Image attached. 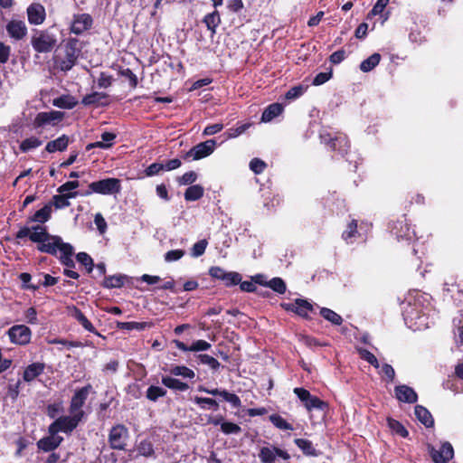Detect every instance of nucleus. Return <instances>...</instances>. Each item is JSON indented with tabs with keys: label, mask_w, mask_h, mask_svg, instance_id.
<instances>
[{
	"label": "nucleus",
	"mask_w": 463,
	"mask_h": 463,
	"mask_svg": "<svg viewBox=\"0 0 463 463\" xmlns=\"http://www.w3.org/2000/svg\"><path fill=\"white\" fill-rule=\"evenodd\" d=\"M27 237L31 241L37 243L36 249L40 252L57 257V253L60 251L61 255L58 259L61 264L67 268L63 269V274L73 279L80 278L79 273L71 269L75 268L76 264L72 259L74 248L71 243L64 242L59 235L49 233L46 226L39 224L32 228L24 226L15 233L16 240Z\"/></svg>",
	"instance_id": "nucleus-1"
},
{
	"label": "nucleus",
	"mask_w": 463,
	"mask_h": 463,
	"mask_svg": "<svg viewBox=\"0 0 463 463\" xmlns=\"http://www.w3.org/2000/svg\"><path fill=\"white\" fill-rule=\"evenodd\" d=\"M81 50L82 44L77 38L63 40L53 55L54 66L61 71H69L76 64Z\"/></svg>",
	"instance_id": "nucleus-2"
},
{
	"label": "nucleus",
	"mask_w": 463,
	"mask_h": 463,
	"mask_svg": "<svg viewBox=\"0 0 463 463\" xmlns=\"http://www.w3.org/2000/svg\"><path fill=\"white\" fill-rule=\"evenodd\" d=\"M319 138L328 150L337 152L340 156H344L347 154L350 148V142L346 135L337 132L332 134L326 129H322L319 134Z\"/></svg>",
	"instance_id": "nucleus-3"
},
{
	"label": "nucleus",
	"mask_w": 463,
	"mask_h": 463,
	"mask_svg": "<svg viewBox=\"0 0 463 463\" xmlns=\"http://www.w3.org/2000/svg\"><path fill=\"white\" fill-rule=\"evenodd\" d=\"M30 43L36 52L48 53L57 46L58 38L51 31H33Z\"/></svg>",
	"instance_id": "nucleus-4"
},
{
	"label": "nucleus",
	"mask_w": 463,
	"mask_h": 463,
	"mask_svg": "<svg viewBox=\"0 0 463 463\" xmlns=\"http://www.w3.org/2000/svg\"><path fill=\"white\" fill-rule=\"evenodd\" d=\"M88 187L89 189L80 195L89 196L93 193L103 195L116 194L121 191V181L118 178L109 177L92 182Z\"/></svg>",
	"instance_id": "nucleus-5"
},
{
	"label": "nucleus",
	"mask_w": 463,
	"mask_h": 463,
	"mask_svg": "<svg viewBox=\"0 0 463 463\" xmlns=\"http://www.w3.org/2000/svg\"><path fill=\"white\" fill-rule=\"evenodd\" d=\"M83 419L81 413L60 416L49 425L48 431H54L56 434L59 432L71 434Z\"/></svg>",
	"instance_id": "nucleus-6"
},
{
	"label": "nucleus",
	"mask_w": 463,
	"mask_h": 463,
	"mask_svg": "<svg viewBox=\"0 0 463 463\" xmlns=\"http://www.w3.org/2000/svg\"><path fill=\"white\" fill-rule=\"evenodd\" d=\"M128 439L129 430L124 424H116L109 430L108 441L114 450H126Z\"/></svg>",
	"instance_id": "nucleus-7"
},
{
	"label": "nucleus",
	"mask_w": 463,
	"mask_h": 463,
	"mask_svg": "<svg viewBox=\"0 0 463 463\" xmlns=\"http://www.w3.org/2000/svg\"><path fill=\"white\" fill-rule=\"evenodd\" d=\"M293 392L301 401L307 411H312L313 410L324 411L328 408L327 402L317 396L312 395L308 390L303 387L294 388Z\"/></svg>",
	"instance_id": "nucleus-8"
},
{
	"label": "nucleus",
	"mask_w": 463,
	"mask_h": 463,
	"mask_svg": "<svg viewBox=\"0 0 463 463\" xmlns=\"http://www.w3.org/2000/svg\"><path fill=\"white\" fill-rule=\"evenodd\" d=\"M208 274L213 279L222 281L227 288L238 285L242 279L239 272L226 271L223 268L219 266L210 267Z\"/></svg>",
	"instance_id": "nucleus-9"
},
{
	"label": "nucleus",
	"mask_w": 463,
	"mask_h": 463,
	"mask_svg": "<svg viewBox=\"0 0 463 463\" xmlns=\"http://www.w3.org/2000/svg\"><path fill=\"white\" fill-rule=\"evenodd\" d=\"M92 390L91 384L78 388L75 390L69 405L70 414H80L81 413L82 418H85V411L82 410L90 392Z\"/></svg>",
	"instance_id": "nucleus-10"
},
{
	"label": "nucleus",
	"mask_w": 463,
	"mask_h": 463,
	"mask_svg": "<svg viewBox=\"0 0 463 463\" xmlns=\"http://www.w3.org/2000/svg\"><path fill=\"white\" fill-rule=\"evenodd\" d=\"M280 307L284 310L295 313L304 319H310L309 313L314 312L313 305L307 299L303 298H296L294 302H282Z\"/></svg>",
	"instance_id": "nucleus-11"
},
{
	"label": "nucleus",
	"mask_w": 463,
	"mask_h": 463,
	"mask_svg": "<svg viewBox=\"0 0 463 463\" xmlns=\"http://www.w3.org/2000/svg\"><path fill=\"white\" fill-rule=\"evenodd\" d=\"M9 340L16 345H26L31 342L32 330L25 325H14L6 332Z\"/></svg>",
	"instance_id": "nucleus-12"
},
{
	"label": "nucleus",
	"mask_w": 463,
	"mask_h": 463,
	"mask_svg": "<svg viewBox=\"0 0 463 463\" xmlns=\"http://www.w3.org/2000/svg\"><path fill=\"white\" fill-rule=\"evenodd\" d=\"M216 142L214 139H208L193 146L184 156V160L192 158L193 160H200L210 156L215 148Z\"/></svg>",
	"instance_id": "nucleus-13"
},
{
	"label": "nucleus",
	"mask_w": 463,
	"mask_h": 463,
	"mask_svg": "<svg viewBox=\"0 0 463 463\" xmlns=\"http://www.w3.org/2000/svg\"><path fill=\"white\" fill-rule=\"evenodd\" d=\"M429 454L434 463H449L454 458V449L449 441L441 444L439 449L429 445Z\"/></svg>",
	"instance_id": "nucleus-14"
},
{
	"label": "nucleus",
	"mask_w": 463,
	"mask_h": 463,
	"mask_svg": "<svg viewBox=\"0 0 463 463\" xmlns=\"http://www.w3.org/2000/svg\"><path fill=\"white\" fill-rule=\"evenodd\" d=\"M197 390L201 392H205V393L211 394L213 396H221V397H222V399L225 402H230L232 404V406L235 409H238L241 406V402L240 397L235 393L229 392L225 389H223V390L218 389V388L209 389L203 385H199L197 387Z\"/></svg>",
	"instance_id": "nucleus-15"
},
{
	"label": "nucleus",
	"mask_w": 463,
	"mask_h": 463,
	"mask_svg": "<svg viewBox=\"0 0 463 463\" xmlns=\"http://www.w3.org/2000/svg\"><path fill=\"white\" fill-rule=\"evenodd\" d=\"M109 95L106 92L93 91L85 95L80 103L85 107H108L110 104Z\"/></svg>",
	"instance_id": "nucleus-16"
},
{
	"label": "nucleus",
	"mask_w": 463,
	"mask_h": 463,
	"mask_svg": "<svg viewBox=\"0 0 463 463\" xmlns=\"http://www.w3.org/2000/svg\"><path fill=\"white\" fill-rule=\"evenodd\" d=\"M63 117L64 113L58 110H52L49 112H39L33 120V127L35 128H38L47 124L55 125L56 123L61 121Z\"/></svg>",
	"instance_id": "nucleus-17"
},
{
	"label": "nucleus",
	"mask_w": 463,
	"mask_h": 463,
	"mask_svg": "<svg viewBox=\"0 0 463 463\" xmlns=\"http://www.w3.org/2000/svg\"><path fill=\"white\" fill-rule=\"evenodd\" d=\"M49 436L43 437L37 442V447L40 450L50 452L56 449L63 441V438L58 436L54 431H48Z\"/></svg>",
	"instance_id": "nucleus-18"
},
{
	"label": "nucleus",
	"mask_w": 463,
	"mask_h": 463,
	"mask_svg": "<svg viewBox=\"0 0 463 463\" xmlns=\"http://www.w3.org/2000/svg\"><path fill=\"white\" fill-rule=\"evenodd\" d=\"M397 400L407 403H415L418 401V394L410 386L402 384L394 388Z\"/></svg>",
	"instance_id": "nucleus-19"
},
{
	"label": "nucleus",
	"mask_w": 463,
	"mask_h": 463,
	"mask_svg": "<svg viewBox=\"0 0 463 463\" xmlns=\"http://www.w3.org/2000/svg\"><path fill=\"white\" fill-rule=\"evenodd\" d=\"M70 315L78 321L81 326L90 333H92L98 336H101V335L97 331L92 323L87 318V317L82 313V311L73 306L70 310Z\"/></svg>",
	"instance_id": "nucleus-20"
},
{
	"label": "nucleus",
	"mask_w": 463,
	"mask_h": 463,
	"mask_svg": "<svg viewBox=\"0 0 463 463\" xmlns=\"http://www.w3.org/2000/svg\"><path fill=\"white\" fill-rule=\"evenodd\" d=\"M45 369V364L44 363H33L29 365H27L23 373V380L26 383H31L34 379H36L38 376L43 373Z\"/></svg>",
	"instance_id": "nucleus-21"
},
{
	"label": "nucleus",
	"mask_w": 463,
	"mask_h": 463,
	"mask_svg": "<svg viewBox=\"0 0 463 463\" xmlns=\"http://www.w3.org/2000/svg\"><path fill=\"white\" fill-rule=\"evenodd\" d=\"M28 20L32 24H41L45 19V9L40 4H33L27 8Z\"/></svg>",
	"instance_id": "nucleus-22"
},
{
	"label": "nucleus",
	"mask_w": 463,
	"mask_h": 463,
	"mask_svg": "<svg viewBox=\"0 0 463 463\" xmlns=\"http://www.w3.org/2000/svg\"><path fill=\"white\" fill-rule=\"evenodd\" d=\"M175 345L181 351L186 352H199V351H206L211 348V344L205 340H196L190 346L186 345L184 342L180 340L173 341Z\"/></svg>",
	"instance_id": "nucleus-23"
},
{
	"label": "nucleus",
	"mask_w": 463,
	"mask_h": 463,
	"mask_svg": "<svg viewBox=\"0 0 463 463\" xmlns=\"http://www.w3.org/2000/svg\"><path fill=\"white\" fill-rule=\"evenodd\" d=\"M154 326V323L151 321H146V322H136V321H130V322H120L118 321L116 323V328L118 330H127V331H144L146 329L151 328Z\"/></svg>",
	"instance_id": "nucleus-24"
},
{
	"label": "nucleus",
	"mask_w": 463,
	"mask_h": 463,
	"mask_svg": "<svg viewBox=\"0 0 463 463\" xmlns=\"http://www.w3.org/2000/svg\"><path fill=\"white\" fill-rule=\"evenodd\" d=\"M70 138L67 135L63 134L58 138L49 141L45 146V150L48 153H55L57 151H65L69 146Z\"/></svg>",
	"instance_id": "nucleus-25"
},
{
	"label": "nucleus",
	"mask_w": 463,
	"mask_h": 463,
	"mask_svg": "<svg viewBox=\"0 0 463 463\" xmlns=\"http://www.w3.org/2000/svg\"><path fill=\"white\" fill-rule=\"evenodd\" d=\"M52 216V203L45 204L43 208L36 211L33 215L30 216L27 220V223L39 222L45 223L51 219Z\"/></svg>",
	"instance_id": "nucleus-26"
},
{
	"label": "nucleus",
	"mask_w": 463,
	"mask_h": 463,
	"mask_svg": "<svg viewBox=\"0 0 463 463\" xmlns=\"http://www.w3.org/2000/svg\"><path fill=\"white\" fill-rule=\"evenodd\" d=\"M80 195L79 192H70L66 194H60L52 196V206L54 205L56 209H62L70 206L69 199L76 198Z\"/></svg>",
	"instance_id": "nucleus-27"
},
{
	"label": "nucleus",
	"mask_w": 463,
	"mask_h": 463,
	"mask_svg": "<svg viewBox=\"0 0 463 463\" xmlns=\"http://www.w3.org/2000/svg\"><path fill=\"white\" fill-rule=\"evenodd\" d=\"M161 382L164 386L175 392H185L189 389L187 383L171 376H163Z\"/></svg>",
	"instance_id": "nucleus-28"
},
{
	"label": "nucleus",
	"mask_w": 463,
	"mask_h": 463,
	"mask_svg": "<svg viewBox=\"0 0 463 463\" xmlns=\"http://www.w3.org/2000/svg\"><path fill=\"white\" fill-rule=\"evenodd\" d=\"M417 419L427 428L434 426V420L431 413L422 405H416L414 409Z\"/></svg>",
	"instance_id": "nucleus-29"
},
{
	"label": "nucleus",
	"mask_w": 463,
	"mask_h": 463,
	"mask_svg": "<svg viewBox=\"0 0 463 463\" xmlns=\"http://www.w3.org/2000/svg\"><path fill=\"white\" fill-rule=\"evenodd\" d=\"M78 104V100L75 97L70 94H64L58 98H55L52 100V105L63 109H71Z\"/></svg>",
	"instance_id": "nucleus-30"
},
{
	"label": "nucleus",
	"mask_w": 463,
	"mask_h": 463,
	"mask_svg": "<svg viewBox=\"0 0 463 463\" xmlns=\"http://www.w3.org/2000/svg\"><path fill=\"white\" fill-rule=\"evenodd\" d=\"M283 106L279 103H272L269 105L261 115L263 122H269L283 112Z\"/></svg>",
	"instance_id": "nucleus-31"
},
{
	"label": "nucleus",
	"mask_w": 463,
	"mask_h": 463,
	"mask_svg": "<svg viewBox=\"0 0 463 463\" xmlns=\"http://www.w3.org/2000/svg\"><path fill=\"white\" fill-rule=\"evenodd\" d=\"M92 24V17L89 14H79L74 15L71 29H90Z\"/></svg>",
	"instance_id": "nucleus-32"
},
{
	"label": "nucleus",
	"mask_w": 463,
	"mask_h": 463,
	"mask_svg": "<svg viewBox=\"0 0 463 463\" xmlns=\"http://www.w3.org/2000/svg\"><path fill=\"white\" fill-rule=\"evenodd\" d=\"M128 277L126 275H112L105 277L102 286L106 288H120L124 286Z\"/></svg>",
	"instance_id": "nucleus-33"
},
{
	"label": "nucleus",
	"mask_w": 463,
	"mask_h": 463,
	"mask_svg": "<svg viewBox=\"0 0 463 463\" xmlns=\"http://www.w3.org/2000/svg\"><path fill=\"white\" fill-rule=\"evenodd\" d=\"M201 410H212L217 411L219 409V403L216 400L207 397L194 396L191 399Z\"/></svg>",
	"instance_id": "nucleus-34"
},
{
	"label": "nucleus",
	"mask_w": 463,
	"mask_h": 463,
	"mask_svg": "<svg viewBox=\"0 0 463 463\" xmlns=\"http://www.w3.org/2000/svg\"><path fill=\"white\" fill-rule=\"evenodd\" d=\"M294 443L306 456L317 457L318 455L317 450L314 448L312 441L309 439L298 438L295 439Z\"/></svg>",
	"instance_id": "nucleus-35"
},
{
	"label": "nucleus",
	"mask_w": 463,
	"mask_h": 463,
	"mask_svg": "<svg viewBox=\"0 0 463 463\" xmlns=\"http://www.w3.org/2000/svg\"><path fill=\"white\" fill-rule=\"evenodd\" d=\"M204 194V188L201 184L190 185L184 192L186 202H194L201 199Z\"/></svg>",
	"instance_id": "nucleus-36"
},
{
	"label": "nucleus",
	"mask_w": 463,
	"mask_h": 463,
	"mask_svg": "<svg viewBox=\"0 0 463 463\" xmlns=\"http://www.w3.org/2000/svg\"><path fill=\"white\" fill-rule=\"evenodd\" d=\"M357 226V221L354 219L347 224L346 229L342 233V239L346 243H352L354 239L359 236Z\"/></svg>",
	"instance_id": "nucleus-37"
},
{
	"label": "nucleus",
	"mask_w": 463,
	"mask_h": 463,
	"mask_svg": "<svg viewBox=\"0 0 463 463\" xmlns=\"http://www.w3.org/2000/svg\"><path fill=\"white\" fill-rule=\"evenodd\" d=\"M387 425L392 430V433L402 437V438H407L409 436V431L407 429L403 426V424L391 417L387 418Z\"/></svg>",
	"instance_id": "nucleus-38"
},
{
	"label": "nucleus",
	"mask_w": 463,
	"mask_h": 463,
	"mask_svg": "<svg viewBox=\"0 0 463 463\" xmlns=\"http://www.w3.org/2000/svg\"><path fill=\"white\" fill-rule=\"evenodd\" d=\"M381 58L382 57L379 53H373L360 63V70L363 72H369L373 71L380 63Z\"/></svg>",
	"instance_id": "nucleus-39"
},
{
	"label": "nucleus",
	"mask_w": 463,
	"mask_h": 463,
	"mask_svg": "<svg viewBox=\"0 0 463 463\" xmlns=\"http://www.w3.org/2000/svg\"><path fill=\"white\" fill-rule=\"evenodd\" d=\"M320 315L335 326H340L343 323L342 317L330 308L321 307Z\"/></svg>",
	"instance_id": "nucleus-40"
},
{
	"label": "nucleus",
	"mask_w": 463,
	"mask_h": 463,
	"mask_svg": "<svg viewBox=\"0 0 463 463\" xmlns=\"http://www.w3.org/2000/svg\"><path fill=\"white\" fill-rule=\"evenodd\" d=\"M166 390L160 386L150 385L146 392V397L150 402H156L159 398L165 396Z\"/></svg>",
	"instance_id": "nucleus-41"
},
{
	"label": "nucleus",
	"mask_w": 463,
	"mask_h": 463,
	"mask_svg": "<svg viewBox=\"0 0 463 463\" xmlns=\"http://www.w3.org/2000/svg\"><path fill=\"white\" fill-rule=\"evenodd\" d=\"M137 449L139 456L146 458L153 457L155 455L154 446L148 439H143L137 445Z\"/></svg>",
	"instance_id": "nucleus-42"
},
{
	"label": "nucleus",
	"mask_w": 463,
	"mask_h": 463,
	"mask_svg": "<svg viewBox=\"0 0 463 463\" xmlns=\"http://www.w3.org/2000/svg\"><path fill=\"white\" fill-rule=\"evenodd\" d=\"M269 421L279 430H292L294 428L292 424L288 422L282 416L279 414H271L269 417Z\"/></svg>",
	"instance_id": "nucleus-43"
},
{
	"label": "nucleus",
	"mask_w": 463,
	"mask_h": 463,
	"mask_svg": "<svg viewBox=\"0 0 463 463\" xmlns=\"http://www.w3.org/2000/svg\"><path fill=\"white\" fill-rule=\"evenodd\" d=\"M43 141L36 137H30L20 143L19 148L23 153H26L32 149L39 147Z\"/></svg>",
	"instance_id": "nucleus-44"
},
{
	"label": "nucleus",
	"mask_w": 463,
	"mask_h": 463,
	"mask_svg": "<svg viewBox=\"0 0 463 463\" xmlns=\"http://www.w3.org/2000/svg\"><path fill=\"white\" fill-rule=\"evenodd\" d=\"M273 446L269 447H262L260 449L259 458L262 463H274L276 459V453Z\"/></svg>",
	"instance_id": "nucleus-45"
},
{
	"label": "nucleus",
	"mask_w": 463,
	"mask_h": 463,
	"mask_svg": "<svg viewBox=\"0 0 463 463\" xmlns=\"http://www.w3.org/2000/svg\"><path fill=\"white\" fill-rule=\"evenodd\" d=\"M76 260L79 263L85 267L86 271L90 273L95 266L92 258L86 252H79L76 254Z\"/></svg>",
	"instance_id": "nucleus-46"
},
{
	"label": "nucleus",
	"mask_w": 463,
	"mask_h": 463,
	"mask_svg": "<svg viewBox=\"0 0 463 463\" xmlns=\"http://www.w3.org/2000/svg\"><path fill=\"white\" fill-rule=\"evenodd\" d=\"M267 287L271 288L273 291H275L278 294H284L287 290V286L285 281L279 277H275L271 279L267 283Z\"/></svg>",
	"instance_id": "nucleus-47"
},
{
	"label": "nucleus",
	"mask_w": 463,
	"mask_h": 463,
	"mask_svg": "<svg viewBox=\"0 0 463 463\" xmlns=\"http://www.w3.org/2000/svg\"><path fill=\"white\" fill-rule=\"evenodd\" d=\"M18 278H19V279L23 283L22 284V288L23 289H30V290H33V291H36L41 287L40 283H38V284L30 283V281L32 279V276H31L30 273H27V272L20 273Z\"/></svg>",
	"instance_id": "nucleus-48"
},
{
	"label": "nucleus",
	"mask_w": 463,
	"mask_h": 463,
	"mask_svg": "<svg viewBox=\"0 0 463 463\" xmlns=\"http://www.w3.org/2000/svg\"><path fill=\"white\" fill-rule=\"evenodd\" d=\"M119 75L126 78L128 80L129 87L136 89L138 84L137 75L129 68L121 69L118 71Z\"/></svg>",
	"instance_id": "nucleus-49"
},
{
	"label": "nucleus",
	"mask_w": 463,
	"mask_h": 463,
	"mask_svg": "<svg viewBox=\"0 0 463 463\" xmlns=\"http://www.w3.org/2000/svg\"><path fill=\"white\" fill-rule=\"evenodd\" d=\"M208 241L206 239L200 240L195 242L191 249V256L194 258H198L205 252L207 248Z\"/></svg>",
	"instance_id": "nucleus-50"
},
{
	"label": "nucleus",
	"mask_w": 463,
	"mask_h": 463,
	"mask_svg": "<svg viewBox=\"0 0 463 463\" xmlns=\"http://www.w3.org/2000/svg\"><path fill=\"white\" fill-rule=\"evenodd\" d=\"M250 123H244L236 128H231L224 133L226 138H234L243 134L250 127Z\"/></svg>",
	"instance_id": "nucleus-51"
},
{
	"label": "nucleus",
	"mask_w": 463,
	"mask_h": 463,
	"mask_svg": "<svg viewBox=\"0 0 463 463\" xmlns=\"http://www.w3.org/2000/svg\"><path fill=\"white\" fill-rule=\"evenodd\" d=\"M61 412H63V406L61 402L48 404L46 407V414L51 419L56 420L58 418L57 416Z\"/></svg>",
	"instance_id": "nucleus-52"
},
{
	"label": "nucleus",
	"mask_w": 463,
	"mask_h": 463,
	"mask_svg": "<svg viewBox=\"0 0 463 463\" xmlns=\"http://www.w3.org/2000/svg\"><path fill=\"white\" fill-rule=\"evenodd\" d=\"M196 357L201 364L209 365L214 371H217L221 366L218 360L209 354H198Z\"/></svg>",
	"instance_id": "nucleus-53"
},
{
	"label": "nucleus",
	"mask_w": 463,
	"mask_h": 463,
	"mask_svg": "<svg viewBox=\"0 0 463 463\" xmlns=\"http://www.w3.org/2000/svg\"><path fill=\"white\" fill-rule=\"evenodd\" d=\"M359 354H360V356L362 359L366 361L368 364L373 365L374 368H376V369L380 368V364H379L376 356L372 352H370L367 349H361L359 351Z\"/></svg>",
	"instance_id": "nucleus-54"
},
{
	"label": "nucleus",
	"mask_w": 463,
	"mask_h": 463,
	"mask_svg": "<svg viewBox=\"0 0 463 463\" xmlns=\"http://www.w3.org/2000/svg\"><path fill=\"white\" fill-rule=\"evenodd\" d=\"M197 174L194 171H189L178 177L177 182L181 185H194L193 184L197 180Z\"/></svg>",
	"instance_id": "nucleus-55"
},
{
	"label": "nucleus",
	"mask_w": 463,
	"mask_h": 463,
	"mask_svg": "<svg viewBox=\"0 0 463 463\" xmlns=\"http://www.w3.org/2000/svg\"><path fill=\"white\" fill-rule=\"evenodd\" d=\"M221 430L226 435L239 434L241 431V428L236 423L224 421L221 424Z\"/></svg>",
	"instance_id": "nucleus-56"
},
{
	"label": "nucleus",
	"mask_w": 463,
	"mask_h": 463,
	"mask_svg": "<svg viewBox=\"0 0 463 463\" xmlns=\"http://www.w3.org/2000/svg\"><path fill=\"white\" fill-rule=\"evenodd\" d=\"M307 90V87L298 85L290 88L285 94L287 99L292 100L302 96Z\"/></svg>",
	"instance_id": "nucleus-57"
},
{
	"label": "nucleus",
	"mask_w": 463,
	"mask_h": 463,
	"mask_svg": "<svg viewBox=\"0 0 463 463\" xmlns=\"http://www.w3.org/2000/svg\"><path fill=\"white\" fill-rule=\"evenodd\" d=\"M381 373L383 374V380L386 383H392L395 378V371L389 364H383L381 367Z\"/></svg>",
	"instance_id": "nucleus-58"
},
{
	"label": "nucleus",
	"mask_w": 463,
	"mask_h": 463,
	"mask_svg": "<svg viewBox=\"0 0 463 463\" xmlns=\"http://www.w3.org/2000/svg\"><path fill=\"white\" fill-rule=\"evenodd\" d=\"M266 167L267 164L260 158L255 157L250 162V168L256 175L261 174Z\"/></svg>",
	"instance_id": "nucleus-59"
},
{
	"label": "nucleus",
	"mask_w": 463,
	"mask_h": 463,
	"mask_svg": "<svg viewBox=\"0 0 463 463\" xmlns=\"http://www.w3.org/2000/svg\"><path fill=\"white\" fill-rule=\"evenodd\" d=\"M203 22H204L205 25L207 26V29H215L220 23V15L216 12L208 14L204 17Z\"/></svg>",
	"instance_id": "nucleus-60"
},
{
	"label": "nucleus",
	"mask_w": 463,
	"mask_h": 463,
	"mask_svg": "<svg viewBox=\"0 0 463 463\" xmlns=\"http://www.w3.org/2000/svg\"><path fill=\"white\" fill-rule=\"evenodd\" d=\"M185 254L184 250H171L165 254V260L166 262H173L179 260Z\"/></svg>",
	"instance_id": "nucleus-61"
},
{
	"label": "nucleus",
	"mask_w": 463,
	"mask_h": 463,
	"mask_svg": "<svg viewBox=\"0 0 463 463\" xmlns=\"http://www.w3.org/2000/svg\"><path fill=\"white\" fill-rule=\"evenodd\" d=\"M50 343L52 345H62L69 349L73 348V347H82L83 346L82 343L80 341H69V340L62 339V338H54V339L51 340Z\"/></svg>",
	"instance_id": "nucleus-62"
},
{
	"label": "nucleus",
	"mask_w": 463,
	"mask_h": 463,
	"mask_svg": "<svg viewBox=\"0 0 463 463\" xmlns=\"http://www.w3.org/2000/svg\"><path fill=\"white\" fill-rule=\"evenodd\" d=\"M80 186V183L79 181H68L66 183H64L63 184H61V186H59V188L57 189V192L59 194H66V193H70V192H74L73 190H75L76 188H78Z\"/></svg>",
	"instance_id": "nucleus-63"
},
{
	"label": "nucleus",
	"mask_w": 463,
	"mask_h": 463,
	"mask_svg": "<svg viewBox=\"0 0 463 463\" xmlns=\"http://www.w3.org/2000/svg\"><path fill=\"white\" fill-rule=\"evenodd\" d=\"M331 77H332V71L319 72L315 76L312 83L315 86H319V85H322V84L326 83V81H328L331 79Z\"/></svg>",
	"instance_id": "nucleus-64"
}]
</instances>
